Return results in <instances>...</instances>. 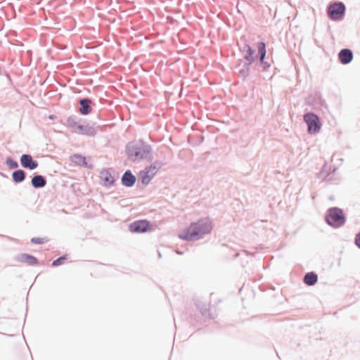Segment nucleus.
I'll return each mask as SVG.
<instances>
[{
	"label": "nucleus",
	"mask_w": 360,
	"mask_h": 360,
	"mask_svg": "<svg viewBox=\"0 0 360 360\" xmlns=\"http://www.w3.org/2000/svg\"><path fill=\"white\" fill-rule=\"evenodd\" d=\"M47 180L46 176L38 173H34L31 179V186L35 189H40L46 186Z\"/></svg>",
	"instance_id": "nucleus-17"
},
{
	"label": "nucleus",
	"mask_w": 360,
	"mask_h": 360,
	"mask_svg": "<svg viewBox=\"0 0 360 360\" xmlns=\"http://www.w3.org/2000/svg\"><path fill=\"white\" fill-rule=\"evenodd\" d=\"M255 60H244L242 68L238 71V77L242 81H245L250 76L252 65H254V70H255Z\"/></svg>",
	"instance_id": "nucleus-13"
},
{
	"label": "nucleus",
	"mask_w": 360,
	"mask_h": 360,
	"mask_svg": "<svg viewBox=\"0 0 360 360\" xmlns=\"http://www.w3.org/2000/svg\"><path fill=\"white\" fill-rule=\"evenodd\" d=\"M326 165H324L323 167H322V170L319 173V179H325L326 178L327 175L325 174V172H324V168H325Z\"/></svg>",
	"instance_id": "nucleus-30"
},
{
	"label": "nucleus",
	"mask_w": 360,
	"mask_h": 360,
	"mask_svg": "<svg viewBox=\"0 0 360 360\" xmlns=\"http://www.w3.org/2000/svg\"><path fill=\"white\" fill-rule=\"evenodd\" d=\"M354 244L360 249V231L356 234Z\"/></svg>",
	"instance_id": "nucleus-29"
},
{
	"label": "nucleus",
	"mask_w": 360,
	"mask_h": 360,
	"mask_svg": "<svg viewBox=\"0 0 360 360\" xmlns=\"http://www.w3.org/2000/svg\"><path fill=\"white\" fill-rule=\"evenodd\" d=\"M68 255L64 254L63 255H62V256L59 257L58 258H57L56 259L53 260L52 262L51 266L53 267H56V266H60L65 263V262L68 259Z\"/></svg>",
	"instance_id": "nucleus-27"
},
{
	"label": "nucleus",
	"mask_w": 360,
	"mask_h": 360,
	"mask_svg": "<svg viewBox=\"0 0 360 360\" xmlns=\"http://www.w3.org/2000/svg\"><path fill=\"white\" fill-rule=\"evenodd\" d=\"M237 46L238 47V51L241 53L243 60L256 61V51L248 42L245 41L243 44L238 42Z\"/></svg>",
	"instance_id": "nucleus-8"
},
{
	"label": "nucleus",
	"mask_w": 360,
	"mask_h": 360,
	"mask_svg": "<svg viewBox=\"0 0 360 360\" xmlns=\"http://www.w3.org/2000/svg\"><path fill=\"white\" fill-rule=\"evenodd\" d=\"M20 162L22 167L29 170H34L39 166V162L30 154H22Z\"/></svg>",
	"instance_id": "nucleus-11"
},
{
	"label": "nucleus",
	"mask_w": 360,
	"mask_h": 360,
	"mask_svg": "<svg viewBox=\"0 0 360 360\" xmlns=\"http://www.w3.org/2000/svg\"><path fill=\"white\" fill-rule=\"evenodd\" d=\"M79 107L77 111L82 115H88L91 113L93 105L96 104L92 101L90 98L84 97L81 98L78 101Z\"/></svg>",
	"instance_id": "nucleus-9"
},
{
	"label": "nucleus",
	"mask_w": 360,
	"mask_h": 360,
	"mask_svg": "<svg viewBox=\"0 0 360 360\" xmlns=\"http://www.w3.org/2000/svg\"><path fill=\"white\" fill-rule=\"evenodd\" d=\"M213 229L212 221L209 217L200 218L179 233V237L186 241L198 240Z\"/></svg>",
	"instance_id": "nucleus-1"
},
{
	"label": "nucleus",
	"mask_w": 360,
	"mask_h": 360,
	"mask_svg": "<svg viewBox=\"0 0 360 360\" xmlns=\"http://www.w3.org/2000/svg\"><path fill=\"white\" fill-rule=\"evenodd\" d=\"M354 54L351 49L345 48L338 53V60L342 65H347L353 60Z\"/></svg>",
	"instance_id": "nucleus-16"
},
{
	"label": "nucleus",
	"mask_w": 360,
	"mask_h": 360,
	"mask_svg": "<svg viewBox=\"0 0 360 360\" xmlns=\"http://www.w3.org/2000/svg\"><path fill=\"white\" fill-rule=\"evenodd\" d=\"M115 170L112 168L103 169L101 172V179L103 181V185L105 188H110L115 184V179L112 174Z\"/></svg>",
	"instance_id": "nucleus-10"
},
{
	"label": "nucleus",
	"mask_w": 360,
	"mask_h": 360,
	"mask_svg": "<svg viewBox=\"0 0 360 360\" xmlns=\"http://www.w3.org/2000/svg\"><path fill=\"white\" fill-rule=\"evenodd\" d=\"M272 63H274L273 59H271V61L266 60L258 64H255V70L258 72H266L269 71Z\"/></svg>",
	"instance_id": "nucleus-25"
},
{
	"label": "nucleus",
	"mask_w": 360,
	"mask_h": 360,
	"mask_svg": "<svg viewBox=\"0 0 360 360\" xmlns=\"http://www.w3.org/2000/svg\"><path fill=\"white\" fill-rule=\"evenodd\" d=\"M49 241V240L46 238H39V237H34L31 238V243L33 244H44Z\"/></svg>",
	"instance_id": "nucleus-28"
},
{
	"label": "nucleus",
	"mask_w": 360,
	"mask_h": 360,
	"mask_svg": "<svg viewBox=\"0 0 360 360\" xmlns=\"http://www.w3.org/2000/svg\"><path fill=\"white\" fill-rule=\"evenodd\" d=\"M195 306L198 308V309L200 311V314L202 316L208 318V319H214V316L211 315L210 313L209 309H207L206 304L201 302L198 300L195 302Z\"/></svg>",
	"instance_id": "nucleus-23"
},
{
	"label": "nucleus",
	"mask_w": 360,
	"mask_h": 360,
	"mask_svg": "<svg viewBox=\"0 0 360 360\" xmlns=\"http://www.w3.org/2000/svg\"><path fill=\"white\" fill-rule=\"evenodd\" d=\"M72 162H74L76 165H79V166H82L85 168H87V169H92L93 168V165L92 164H89L88 162V161L86 160V157L80 155V154H74L72 156Z\"/></svg>",
	"instance_id": "nucleus-20"
},
{
	"label": "nucleus",
	"mask_w": 360,
	"mask_h": 360,
	"mask_svg": "<svg viewBox=\"0 0 360 360\" xmlns=\"http://www.w3.org/2000/svg\"><path fill=\"white\" fill-rule=\"evenodd\" d=\"M158 257L160 258L162 257V255L160 251H158Z\"/></svg>",
	"instance_id": "nucleus-31"
},
{
	"label": "nucleus",
	"mask_w": 360,
	"mask_h": 360,
	"mask_svg": "<svg viewBox=\"0 0 360 360\" xmlns=\"http://www.w3.org/2000/svg\"><path fill=\"white\" fill-rule=\"evenodd\" d=\"M306 103L308 105H319V107H321L322 108H327V105L326 101L321 98L320 95H316L315 96H309L306 99Z\"/></svg>",
	"instance_id": "nucleus-19"
},
{
	"label": "nucleus",
	"mask_w": 360,
	"mask_h": 360,
	"mask_svg": "<svg viewBox=\"0 0 360 360\" xmlns=\"http://www.w3.org/2000/svg\"><path fill=\"white\" fill-rule=\"evenodd\" d=\"M303 281L308 286H313L318 281V276L314 271L307 272L304 276Z\"/></svg>",
	"instance_id": "nucleus-22"
},
{
	"label": "nucleus",
	"mask_w": 360,
	"mask_h": 360,
	"mask_svg": "<svg viewBox=\"0 0 360 360\" xmlns=\"http://www.w3.org/2000/svg\"><path fill=\"white\" fill-rule=\"evenodd\" d=\"M346 220V216L343 213V210L338 207H330L326 212L325 221L328 226L334 229H338L344 226Z\"/></svg>",
	"instance_id": "nucleus-4"
},
{
	"label": "nucleus",
	"mask_w": 360,
	"mask_h": 360,
	"mask_svg": "<svg viewBox=\"0 0 360 360\" xmlns=\"http://www.w3.org/2000/svg\"><path fill=\"white\" fill-rule=\"evenodd\" d=\"M256 45L257 49V53H255V64H258L266 60V44L263 41H259L257 42Z\"/></svg>",
	"instance_id": "nucleus-14"
},
{
	"label": "nucleus",
	"mask_w": 360,
	"mask_h": 360,
	"mask_svg": "<svg viewBox=\"0 0 360 360\" xmlns=\"http://www.w3.org/2000/svg\"><path fill=\"white\" fill-rule=\"evenodd\" d=\"M165 165V163L159 160L154 161L149 167H146V169L153 175L156 174L158 171Z\"/></svg>",
	"instance_id": "nucleus-24"
},
{
	"label": "nucleus",
	"mask_w": 360,
	"mask_h": 360,
	"mask_svg": "<svg viewBox=\"0 0 360 360\" xmlns=\"http://www.w3.org/2000/svg\"><path fill=\"white\" fill-rule=\"evenodd\" d=\"M303 120L307 126V131L309 134H315L320 131L322 124L319 115L312 112H306Z\"/></svg>",
	"instance_id": "nucleus-6"
},
{
	"label": "nucleus",
	"mask_w": 360,
	"mask_h": 360,
	"mask_svg": "<svg viewBox=\"0 0 360 360\" xmlns=\"http://www.w3.org/2000/svg\"><path fill=\"white\" fill-rule=\"evenodd\" d=\"M66 126L74 132L89 137H95L97 134V129L99 128V126L95 127L94 125H91L86 120L76 115H71L68 117Z\"/></svg>",
	"instance_id": "nucleus-3"
},
{
	"label": "nucleus",
	"mask_w": 360,
	"mask_h": 360,
	"mask_svg": "<svg viewBox=\"0 0 360 360\" xmlns=\"http://www.w3.org/2000/svg\"><path fill=\"white\" fill-rule=\"evenodd\" d=\"M139 181L138 186L140 188H144L149 184L150 180L153 178V175L145 168V169L139 172Z\"/></svg>",
	"instance_id": "nucleus-18"
},
{
	"label": "nucleus",
	"mask_w": 360,
	"mask_h": 360,
	"mask_svg": "<svg viewBox=\"0 0 360 360\" xmlns=\"http://www.w3.org/2000/svg\"><path fill=\"white\" fill-rule=\"evenodd\" d=\"M27 173L22 169L14 170L12 173V181L18 184L23 182L26 179Z\"/></svg>",
	"instance_id": "nucleus-21"
},
{
	"label": "nucleus",
	"mask_w": 360,
	"mask_h": 360,
	"mask_svg": "<svg viewBox=\"0 0 360 360\" xmlns=\"http://www.w3.org/2000/svg\"><path fill=\"white\" fill-rule=\"evenodd\" d=\"M14 260L18 262L25 263L30 266L39 264L38 259L28 253H20L15 256Z\"/></svg>",
	"instance_id": "nucleus-12"
},
{
	"label": "nucleus",
	"mask_w": 360,
	"mask_h": 360,
	"mask_svg": "<svg viewBox=\"0 0 360 360\" xmlns=\"http://www.w3.org/2000/svg\"><path fill=\"white\" fill-rule=\"evenodd\" d=\"M5 163L9 169L16 170L18 169L19 164H18V161L15 160L11 157H8L6 159Z\"/></svg>",
	"instance_id": "nucleus-26"
},
{
	"label": "nucleus",
	"mask_w": 360,
	"mask_h": 360,
	"mask_svg": "<svg viewBox=\"0 0 360 360\" xmlns=\"http://www.w3.org/2000/svg\"><path fill=\"white\" fill-rule=\"evenodd\" d=\"M125 153L128 160L131 162L141 160L151 162L153 159L151 146L141 139L129 142L125 147Z\"/></svg>",
	"instance_id": "nucleus-2"
},
{
	"label": "nucleus",
	"mask_w": 360,
	"mask_h": 360,
	"mask_svg": "<svg viewBox=\"0 0 360 360\" xmlns=\"http://www.w3.org/2000/svg\"><path fill=\"white\" fill-rule=\"evenodd\" d=\"M136 181V176L129 169H127L121 176V184L124 187L131 188L134 186Z\"/></svg>",
	"instance_id": "nucleus-15"
},
{
	"label": "nucleus",
	"mask_w": 360,
	"mask_h": 360,
	"mask_svg": "<svg viewBox=\"0 0 360 360\" xmlns=\"http://www.w3.org/2000/svg\"><path fill=\"white\" fill-rule=\"evenodd\" d=\"M328 18L333 21L342 20L345 15L346 6L342 1L330 3L326 9Z\"/></svg>",
	"instance_id": "nucleus-5"
},
{
	"label": "nucleus",
	"mask_w": 360,
	"mask_h": 360,
	"mask_svg": "<svg viewBox=\"0 0 360 360\" xmlns=\"http://www.w3.org/2000/svg\"><path fill=\"white\" fill-rule=\"evenodd\" d=\"M151 223L147 219H139L129 225V231L134 233H144L151 229Z\"/></svg>",
	"instance_id": "nucleus-7"
}]
</instances>
